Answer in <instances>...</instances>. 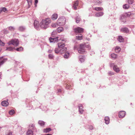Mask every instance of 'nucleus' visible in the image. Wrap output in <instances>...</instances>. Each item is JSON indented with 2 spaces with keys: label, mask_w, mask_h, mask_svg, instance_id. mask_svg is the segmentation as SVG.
Segmentation results:
<instances>
[{
  "label": "nucleus",
  "mask_w": 135,
  "mask_h": 135,
  "mask_svg": "<svg viewBox=\"0 0 135 135\" xmlns=\"http://www.w3.org/2000/svg\"><path fill=\"white\" fill-rule=\"evenodd\" d=\"M50 22V21L49 19L43 20L40 24V26L42 28L45 29L49 27V25Z\"/></svg>",
  "instance_id": "nucleus-1"
},
{
  "label": "nucleus",
  "mask_w": 135,
  "mask_h": 135,
  "mask_svg": "<svg viewBox=\"0 0 135 135\" xmlns=\"http://www.w3.org/2000/svg\"><path fill=\"white\" fill-rule=\"evenodd\" d=\"M65 18L64 17H62L58 19L57 24L59 26H62L65 24Z\"/></svg>",
  "instance_id": "nucleus-2"
},
{
  "label": "nucleus",
  "mask_w": 135,
  "mask_h": 135,
  "mask_svg": "<svg viewBox=\"0 0 135 135\" xmlns=\"http://www.w3.org/2000/svg\"><path fill=\"white\" fill-rule=\"evenodd\" d=\"M8 44V45L12 44L15 46H17L19 44V41L17 39H12L9 42Z\"/></svg>",
  "instance_id": "nucleus-3"
},
{
  "label": "nucleus",
  "mask_w": 135,
  "mask_h": 135,
  "mask_svg": "<svg viewBox=\"0 0 135 135\" xmlns=\"http://www.w3.org/2000/svg\"><path fill=\"white\" fill-rule=\"evenodd\" d=\"M85 45H80L79 48L78 49V52L79 53H83L85 52L84 49Z\"/></svg>",
  "instance_id": "nucleus-4"
},
{
  "label": "nucleus",
  "mask_w": 135,
  "mask_h": 135,
  "mask_svg": "<svg viewBox=\"0 0 135 135\" xmlns=\"http://www.w3.org/2000/svg\"><path fill=\"white\" fill-rule=\"evenodd\" d=\"M74 31L76 33H81L83 32V30L82 28L78 27L75 28Z\"/></svg>",
  "instance_id": "nucleus-5"
},
{
  "label": "nucleus",
  "mask_w": 135,
  "mask_h": 135,
  "mask_svg": "<svg viewBox=\"0 0 135 135\" xmlns=\"http://www.w3.org/2000/svg\"><path fill=\"white\" fill-rule=\"evenodd\" d=\"M58 37H56V38L50 37L49 40L50 42L55 43L58 41Z\"/></svg>",
  "instance_id": "nucleus-6"
},
{
  "label": "nucleus",
  "mask_w": 135,
  "mask_h": 135,
  "mask_svg": "<svg viewBox=\"0 0 135 135\" xmlns=\"http://www.w3.org/2000/svg\"><path fill=\"white\" fill-rule=\"evenodd\" d=\"M125 112L124 111H120L119 112V117L120 118L124 117L125 114Z\"/></svg>",
  "instance_id": "nucleus-7"
},
{
  "label": "nucleus",
  "mask_w": 135,
  "mask_h": 135,
  "mask_svg": "<svg viewBox=\"0 0 135 135\" xmlns=\"http://www.w3.org/2000/svg\"><path fill=\"white\" fill-rule=\"evenodd\" d=\"M34 24L35 28L37 30L38 29L39 27V22L35 20Z\"/></svg>",
  "instance_id": "nucleus-8"
},
{
  "label": "nucleus",
  "mask_w": 135,
  "mask_h": 135,
  "mask_svg": "<svg viewBox=\"0 0 135 135\" xmlns=\"http://www.w3.org/2000/svg\"><path fill=\"white\" fill-rule=\"evenodd\" d=\"M79 108V111L80 114H82L84 110L83 109V107L81 104H79L78 105Z\"/></svg>",
  "instance_id": "nucleus-9"
},
{
  "label": "nucleus",
  "mask_w": 135,
  "mask_h": 135,
  "mask_svg": "<svg viewBox=\"0 0 135 135\" xmlns=\"http://www.w3.org/2000/svg\"><path fill=\"white\" fill-rule=\"evenodd\" d=\"M113 70L116 72L118 73L120 71L119 68L118 67L117 65H114L113 67Z\"/></svg>",
  "instance_id": "nucleus-10"
},
{
  "label": "nucleus",
  "mask_w": 135,
  "mask_h": 135,
  "mask_svg": "<svg viewBox=\"0 0 135 135\" xmlns=\"http://www.w3.org/2000/svg\"><path fill=\"white\" fill-rule=\"evenodd\" d=\"M127 16L128 17L129 16H128V14H125V16H127ZM125 16L124 15H122L121 16V18H120V20H121V21L122 22H126V20L125 19Z\"/></svg>",
  "instance_id": "nucleus-11"
},
{
  "label": "nucleus",
  "mask_w": 135,
  "mask_h": 135,
  "mask_svg": "<svg viewBox=\"0 0 135 135\" xmlns=\"http://www.w3.org/2000/svg\"><path fill=\"white\" fill-rule=\"evenodd\" d=\"M78 4L79 2L78 1H76L74 2L73 7L74 10H76L77 9L76 6L78 5Z\"/></svg>",
  "instance_id": "nucleus-12"
},
{
  "label": "nucleus",
  "mask_w": 135,
  "mask_h": 135,
  "mask_svg": "<svg viewBox=\"0 0 135 135\" xmlns=\"http://www.w3.org/2000/svg\"><path fill=\"white\" fill-rule=\"evenodd\" d=\"M104 14V13L103 12H97L96 13L95 16L97 17H99L102 16Z\"/></svg>",
  "instance_id": "nucleus-13"
},
{
  "label": "nucleus",
  "mask_w": 135,
  "mask_h": 135,
  "mask_svg": "<svg viewBox=\"0 0 135 135\" xmlns=\"http://www.w3.org/2000/svg\"><path fill=\"white\" fill-rule=\"evenodd\" d=\"M57 45L58 46L59 49L62 48L65 46V44L62 43H58L57 44Z\"/></svg>",
  "instance_id": "nucleus-14"
},
{
  "label": "nucleus",
  "mask_w": 135,
  "mask_h": 135,
  "mask_svg": "<svg viewBox=\"0 0 135 135\" xmlns=\"http://www.w3.org/2000/svg\"><path fill=\"white\" fill-rule=\"evenodd\" d=\"M8 102L6 100L3 101H2L1 103V105L2 106L6 107L8 105Z\"/></svg>",
  "instance_id": "nucleus-15"
},
{
  "label": "nucleus",
  "mask_w": 135,
  "mask_h": 135,
  "mask_svg": "<svg viewBox=\"0 0 135 135\" xmlns=\"http://www.w3.org/2000/svg\"><path fill=\"white\" fill-rule=\"evenodd\" d=\"M79 60L81 62H83L84 61L85 58L84 56H80L79 57Z\"/></svg>",
  "instance_id": "nucleus-16"
},
{
  "label": "nucleus",
  "mask_w": 135,
  "mask_h": 135,
  "mask_svg": "<svg viewBox=\"0 0 135 135\" xmlns=\"http://www.w3.org/2000/svg\"><path fill=\"white\" fill-rule=\"evenodd\" d=\"M33 133L32 130L28 129L27 131L26 135H33Z\"/></svg>",
  "instance_id": "nucleus-17"
},
{
  "label": "nucleus",
  "mask_w": 135,
  "mask_h": 135,
  "mask_svg": "<svg viewBox=\"0 0 135 135\" xmlns=\"http://www.w3.org/2000/svg\"><path fill=\"white\" fill-rule=\"evenodd\" d=\"M67 50V49L66 47L62 48L60 50V53H63L64 52H65Z\"/></svg>",
  "instance_id": "nucleus-18"
},
{
  "label": "nucleus",
  "mask_w": 135,
  "mask_h": 135,
  "mask_svg": "<svg viewBox=\"0 0 135 135\" xmlns=\"http://www.w3.org/2000/svg\"><path fill=\"white\" fill-rule=\"evenodd\" d=\"M121 31L125 33H128L129 32V30L126 27L123 28L121 29Z\"/></svg>",
  "instance_id": "nucleus-19"
},
{
  "label": "nucleus",
  "mask_w": 135,
  "mask_h": 135,
  "mask_svg": "<svg viewBox=\"0 0 135 135\" xmlns=\"http://www.w3.org/2000/svg\"><path fill=\"white\" fill-rule=\"evenodd\" d=\"M104 120L105 123L106 124H108L109 123V119L108 117H105V118Z\"/></svg>",
  "instance_id": "nucleus-20"
},
{
  "label": "nucleus",
  "mask_w": 135,
  "mask_h": 135,
  "mask_svg": "<svg viewBox=\"0 0 135 135\" xmlns=\"http://www.w3.org/2000/svg\"><path fill=\"white\" fill-rule=\"evenodd\" d=\"M70 56V54L68 52H65V54L64 55V57L65 58H69Z\"/></svg>",
  "instance_id": "nucleus-21"
},
{
  "label": "nucleus",
  "mask_w": 135,
  "mask_h": 135,
  "mask_svg": "<svg viewBox=\"0 0 135 135\" xmlns=\"http://www.w3.org/2000/svg\"><path fill=\"white\" fill-rule=\"evenodd\" d=\"M57 15L56 14H54L51 17L52 19L53 20H56L57 18Z\"/></svg>",
  "instance_id": "nucleus-22"
},
{
  "label": "nucleus",
  "mask_w": 135,
  "mask_h": 135,
  "mask_svg": "<svg viewBox=\"0 0 135 135\" xmlns=\"http://www.w3.org/2000/svg\"><path fill=\"white\" fill-rule=\"evenodd\" d=\"M76 39L78 40H81L83 38V36L81 34H80L76 36Z\"/></svg>",
  "instance_id": "nucleus-23"
},
{
  "label": "nucleus",
  "mask_w": 135,
  "mask_h": 135,
  "mask_svg": "<svg viewBox=\"0 0 135 135\" xmlns=\"http://www.w3.org/2000/svg\"><path fill=\"white\" fill-rule=\"evenodd\" d=\"M0 60L2 59V60L0 61V66L2 64H3L7 60V59H3V57H1L0 58Z\"/></svg>",
  "instance_id": "nucleus-24"
},
{
  "label": "nucleus",
  "mask_w": 135,
  "mask_h": 135,
  "mask_svg": "<svg viewBox=\"0 0 135 135\" xmlns=\"http://www.w3.org/2000/svg\"><path fill=\"white\" fill-rule=\"evenodd\" d=\"M118 40L120 42H123L124 40V39L122 38V36H119Z\"/></svg>",
  "instance_id": "nucleus-25"
},
{
  "label": "nucleus",
  "mask_w": 135,
  "mask_h": 135,
  "mask_svg": "<svg viewBox=\"0 0 135 135\" xmlns=\"http://www.w3.org/2000/svg\"><path fill=\"white\" fill-rule=\"evenodd\" d=\"M93 9H94L98 11H101L103 9V8L102 7H95Z\"/></svg>",
  "instance_id": "nucleus-26"
},
{
  "label": "nucleus",
  "mask_w": 135,
  "mask_h": 135,
  "mask_svg": "<svg viewBox=\"0 0 135 135\" xmlns=\"http://www.w3.org/2000/svg\"><path fill=\"white\" fill-rule=\"evenodd\" d=\"M25 28H26L25 27L21 26L19 27L18 30L20 31H22L24 30L25 29Z\"/></svg>",
  "instance_id": "nucleus-27"
},
{
  "label": "nucleus",
  "mask_w": 135,
  "mask_h": 135,
  "mask_svg": "<svg viewBox=\"0 0 135 135\" xmlns=\"http://www.w3.org/2000/svg\"><path fill=\"white\" fill-rule=\"evenodd\" d=\"M51 130V129L50 128H47L46 129H44V132L47 133L48 132Z\"/></svg>",
  "instance_id": "nucleus-28"
},
{
  "label": "nucleus",
  "mask_w": 135,
  "mask_h": 135,
  "mask_svg": "<svg viewBox=\"0 0 135 135\" xmlns=\"http://www.w3.org/2000/svg\"><path fill=\"white\" fill-rule=\"evenodd\" d=\"M95 1L96 2H95V4L98 5L100 4L102 2V0H96Z\"/></svg>",
  "instance_id": "nucleus-29"
},
{
  "label": "nucleus",
  "mask_w": 135,
  "mask_h": 135,
  "mask_svg": "<svg viewBox=\"0 0 135 135\" xmlns=\"http://www.w3.org/2000/svg\"><path fill=\"white\" fill-rule=\"evenodd\" d=\"M123 7L125 9H127L129 8V6L128 4H126L123 5Z\"/></svg>",
  "instance_id": "nucleus-30"
},
{
  "label": "nucleus",
  "mask_w": 135,
  "mask_h": 135,
  "mask_svg": "<svg viewBox=\"0 0 135 135\" xmlns=\"http://www.w3.org/2000/svg\"><path fill=\"white\" fill-rule=\"evenodd\" d=\"M63 30V28L62 27H60L57 29V31L58 32H60Z\"/></svg>",
  "instance_id": "nucleus-31"
},
{
  "label": "nucleus",
  "mask_w": 135,
  "mask_h": 135,
  "mask_svg": "<svg viewBox=\"0 0 135 135\" xmlns=\"http://www.w3.org/2000/svg\"><path fill=\"white\" fill-rule=\"evenodd\" d=\"M6 10V9L5 7H3L1 8L0 9V13L1 12H5Z\"/></svg>",
  "instance_id": "nucleus-32"
},
{
  "label": "nucleus",
  "mask_w": 135,
  "mask_h": 135,
  "mask_svg": "<svg viewBox=\"0 0 135 135\" xmlns=\"http://www.w3.org/2000/svg\"><path fill=\"white\" fill-rule=\"evenodd\" d=\"M115 50L116 52H119L120 50V48L119 47L117 46L116 47Z\"/></svg>",
  "instance_id": "nucleus-33"
},
{
  "label": "nucleus",
  "mask_w": 135,
  "mask_h": 135,
  "mask_svg": "<svg viewBox=\"0 0 135 135\" xmlns=\"http://www.w3.org/2000/svg\"><path fill=\"white\" fill-rule=\"evenodd\" d=\"M38 124L41 126H43L44 125L45 123L42 121L40 120L38 122Z\"/></svg>",
  "instance_id": "nucleus-34"
},
{
  "label": "nucleus",
  "mask_w": 135,
  "mask_h": 135,
  "mask_svg": "<svg viewBox=\"0 0 135 135\" xmlns=\"http://www.w3.org/2000/svg\"><path fill=\"white\" fill-rule=\"evenodd\" d=\"M111 57L114 59H116L117 57V55L115 54H112L111 55Z\"/></svg>",
  "instance_id": "nucleus-35"
},
{
  "label": "nucleus",
  "mask_w": 135,
  "mask_h": 135,
  "mask_svg": "<svg viewBox=\"0 0 135 135\" xmlns=\"http://www.w3.org/2000/svg\"><path fill=\"white\" fill-rule=\"evenodd\" d=\"M8 29L11 31H14L15 30V28L14 27L10 26L8 28Z\"/></svg>",
  "instance_id": "nucleus-36"
},
{
  "label": "nucleus",
  "mask_w": 135,
  "mask_h": 135,
  "mask_svg": "<svg viewBox=\"0 0 135 135\" xmlns=\"http://www.w3.org/2000/svg\"><path fill=\"white\" fill-rule=\"evenodd\" d=\"M14 48H13L12 47H7L6 50H7L9 51H12L13 50Z\"/></svg>",
  "instance_id": "nucleus-37"
},
{
  "label": "nucleus",
  "mask_w": 135,
  "mask_h": 135,
  "mask_svg": "<svg viewBox=\"0 0 135 135\" xmlns=\"http://www.w3.org/2000/svg\"><path fill=\"white\" fill-rule=\"evenodd\" d=\"M23 49V48L21 47L19 48H17L16 50L18 51H22Z\"/></svg>",
  "instance_id": "nucleus-38"
},
{
  "label": "nucleus",
  "mask_w": 135,
  "mask_h": 135,
  "mask_svg": "<svg viewBox=\"0 0 135 135\" xmlns=\"http://www.w3.org/2000/svg\"><path fill=\"white\" fill-rule=\"evenodd\" d=\"M58 25L57 23H52L51 25V26L52 27H57V26Z\"/></svg>",
  "instance_id": "nucleus-39"
},
{
  "label": "nucleus",
  "mask_w": 135,
  "mask_h": 135,
  "mask_svg": "<svg viewBox=\"0 0 135 135\" xmlns=\"http://www.w3.org/2000/svg\"><path fill=\"white\" fill-rule=\"evenodd\" d=\"M48 57L49 59H52L54 57V56L52 54H49L48 55Z\"/></svg>",
  "instance_id": "nucleus-40"
},
{
  "label": "nucleus",
  "mask_w": 135,
  "mask_h": 135,
  "mask_svg": "<svg viewBox=\"0 0 135 135\" xmlns=\"http://www.w3.org/2000/svg\"><path fill=\"white\" fill-rule=\"evenodd\" d=\"M9 114L11 115H12L15 113V111L13 110H11L9 112Z\"/></svg>",
  "instance_id": "nucleus-41"
},
{
  "label": "nucleus",
  "mask_w": 135,
  "mask_h": 135,
  "mask_svg": "<svg viewBox=\"0 0 135 135\" xmlns=\"http://www.w3.org/2000/svg\"><path fill=\"white\" fill-rule=\"evenodd\" d=\"M55 53L58 54L60 52V50L57 48H56L54 50Z\"/></svg>",
  "instance_id": "nucleus-42"
},
{
  "label": "nucleus",
  "mask_w": 135,
  "mask_h": 135,
  "mask_svg": "<svg viewBox=\"0 0 135 135\" xmlns=\"http://www.w3.org/2000/svg\"><path fill=\"white\" fill-rule=\"evenodd\" d=\"M75 19L76 22L77 23H78L80 21V19L78 17V16H77L76 17Z\"/></svg>",
  "instance_id": "nucleus-43"
},
{
  "label": "nucleus",
  "mask_w": 135,
  "mask_h": 135,
  "mask_svg": "<svg viewBox=\"0 0 135 135\" xmlns=\"http://www.w3.org/2000/svg\"><path fill=\"white\" fill-rule=\"evenodd\" d=\"M29 6H30L32 4L31 0H27Z\"/></svg>",
  "instance_id": "nucleus-44"
},
{
  "label": "nucleus",
  "mask_w": 135,
  "mask_h": 135,
  "mask_svg": "<svg viewBox=\"0 0 135 135\" xmlns=\"http://www.w3.org/2000/svg\"><path fill=\"white\" fill-rule=\"evenodd\" d=\"M133 2V0H128V2L129 4H132Z\"/></svg>",
  "instance_id": "nucleus-45"
},
{
  "label": "nucleus",
  "mask_w": 135,
  "mask_h": 135,
  "mask_svg": "<svg viewBox=\"0 0 135 135\" xmlns=\"http://www.w3.org/2000/svg\"><path fill=\"white\" fill-rule=\"evenodd\" d=\"M108 74L110 75L111 76L112 75H113L114 74V73L113 72H111L110 71H109L108 73Z\"/></svg>",
  "instance_id": "nucleus-46"
},
{
  "label": "nucleus",
  "mask_w": 135,
  "mask_h": 135,
  "mask_svg": "<svg viewBox=\"0 0 135 135\" xmlns=\"http://www.w3.org/2000/svg\"><path fill=\"white\" fill-rule=\"evenodd\" d=\"M5 44L1 40H0V45L2 46H4Z\"/></svg>",
  "instance_id": "nucleus-47"
},
{
  "label": "nucleus",
  "mask_w": 135,
  "mask_h": 135,
  "mask_svg": "<svg viewBox=\"0 0 135 135\" xmlns=\"http://www.w3.org/2000/svg\"><path fill=\"white\" fill-rule=\"evenodd\" d=\"M29 127H30V128H31V127H32V128H33L35 127V125L34 124H30L29 125Z\"/></svg>",
  "instance_id": "nucleus-48"
},
{
  "label": "nucleus",
  "mask_w": 135,
  "mask_h": 135,
  "mask_svg": "<svg viewBox=\"0 0 135 135\" xmlns=\"http://www.w3.org/2000/svg\"><path fill=\"white\" fill-rule=\"evenodd\" d=\"M89 128L90 129H93V127L92 126H90L89 127Z\"/></svg>",
  "instance_id": "nucleus-49"
},
{
  "label": "nucleus",
  "mask_w": 135,
  "mask_h": 135,
  "mask_svg": "<svg viewBox=\"0 0 135 135\" xmlns=\"http://www.w3.org/2000/svg\"><path fill=\"white\" fill-rule=\"evenodd\" d=\"M85 46H86V47L89 49H90V46L89 45H85Z\"/></svg>",
  "instance_id": "nucleus-50"
},
{
  "label": "nucleus",
  "mask_w": 135,
  "mask_h": 135,
  "mask_svg": "<svg viewBox=\"0 0 135 135\" xmlns=\"http://www.w3.org/2000/svg\"><path fill=\"white\" fill-rule=\"evenodd\" d=\"M6 135H12V132H10L7 134Z\"/></svg>",
  "instance_id": "nucleus-51"
},
{
  "label": "nucleus",
  "mask_w": 135,
  "mask_h": 135,
  "mask_svg": "<svg viewBox=\"0 0 135 135\" xmlns=\"http://www.w3.org/2000/svg\"><path fill=\"white\" fill-rule=\"evenodd\" d=\"M38 2V0H35V6H36V4Z\"/></svg>",
  "instance_id": "nucleus-52"
},
{
  "label": "nucleus",
  "mask_w": 135,
  "mask_h": 135,
  "mask_svg": "<svg viewBox=\"0 0 135 135\" xmlns=\"http://www.w3.org/2000/svg\"><path fill=\"white\" fill-rule=\"evenodd\" d=\"M114 63H111L110 64V66L111 67L114 66Z\"/></svg>",
  "instance_id": "nucleus-53"
},
{
  "label": "nucleus",
  "mask_w": 135,
  "mask_h": 135,
  "mask_svg": "<svg viewBox=\"0 0 135 135\" xmlns=\"http://www.w3.org/2000/svg\"><path fill=\"white\" fill-rule=\"evenodd\" d=\"M52 50H49L48 51V52L49 53H51L52 52Z\"/></svg>",
  "instance_id": "nucleus-54"
},
{
  "label": "nucleus",
  "mask_w": 135,
  "mask_h": 135,
  "mask_svg": "<svg viewBox=\"0 0 135 135\" xmlns=\"http://www.w3.org/2000/svg\"><path fill=\"white\" fill-rule=\"evenodd\" d=\"M4 32V33H7L8 32V31L6 30H5Z\"/></svg>",
  "instance_id": "nucleus-55"
},
{
  "label": "nucleus",
  "mask_w": 135,
  "mask_h": 135,
  "mask_svg": "<svg viewBox=\"0 0 135 135\" xmlns=\"http://www.w3.org/2000/svg\"><path fill=\"white\" fill-rule=\"evenodd\" d=\"M76 46H75L74 47V49H76Z\"/></svg>",
  "instance_id": "nucleus-56"
},
{
  "label": "nucleus",
  "mask_w": 135,
  "mask_h": 135,
  "mask_svg": "<svg viewBox=\"0 0 135 135\" xmlns=\"http://www.w3.org/2000/svg\"><path fill=\"white\" fill-rule=\"evenodd\" d=\"M2 50V49L1 48H0V52Z\"/></svg>",
  "instance_id": "nucleus-57"
}]
</instances>
